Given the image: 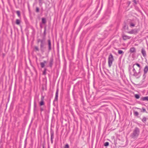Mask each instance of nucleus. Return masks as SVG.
I'll return each instance as SVG.
<instances>
[{
  "label": "nucleus",
  "instance_id": "obj_1",
  "mask_svg": "<svg viewBox=\"0 0 148 148\" xmlns=\"http://www.w3.org/2000/svg\"><path fill=\"white\" fill-rule=\"evenodd\" d=\"M38 43L40 42V50L42 53H43L45 51V50L46 48L45 45V39H40L38 38L37 40Z\"/></svg>",
  "mask_w": 148,
  "mask_h": 148
},
{
  "label": "nucleus",
  "instance_id": "obj_2",
  "mask_svg": "<svg viewBox=\"0 0 148 148\" xmlns=\"http://www.w3.org/2000/svg\"><path fill=\"white\" fill-rule=\"evenodd\" d=\"M140 132V129L137 127H136L133 131V132L130 134L131 138L136 139L138 136Z\"/></svg>",
  "mask_w": 148,
  "mask_h": 148
},
{
  "label": "nucleus",
  "instance_id": "obj_3",
  "mask_svg": "<svg viewBox=\"0 0 148 148\" xmlns=\"http://www.w3.org/2000/svg\"><path fill=\"white\" fill-rule=\"evenodd\" d=\"M133 68V71L134 72L133 76L137 78H139L141 76L140 71L141 70H139L138 72L137 73L134 67V66H132Z\"/></svg>",
  "mask_w": 148,
  "mask_h": 148
},
{
  "label": "nucleus",
  "instance_id": "obj_4",
  "mask_svg": "<svg viewBox=\"0 0 148 148\" xmlns=\"http://www.w3.org/2000/svg\"><path fill=\"white\" fill-rule=\"evenodd\" d=\"M114 60L113 56L110 53L109 56L108 58V64L109 66L110 67L112 64L113 61Z\"/></svg>",
  "mask_w": 148,
  "mask_h": 148
},
{
  "label": "nucleus",
  "instance_id": "obj_5",
  "mask_svg": "<svg viewBox=\"0 0 148 148\" xmlns=\"http://www.w3.org/2000/svg\"><path fill=\"white\" fill-rule=\"evenodd\" d=\"M48 52L49 53L51 50V42L50 39H49L48 40Z\"/></svg>",
  "mask_w": 148,
  "mask_h": 148
},
{
  "label": "nucleus",
  "instance_id": "obj_6",
  "mask_svg": "<svg viewBox=\"0 0 148 148\" xmlns=\"http://www.w3.org/2000/svg\"><path fill=\"white\" fill-rule=\"evenodd\" d=\"M53 64V57H51L50 59L49 62V66L51 68Z\"/></svg>",
  "mask_w": 148,
  "mask_h": 148
},
{
  "label": "nucleus",
  "instance_id": "obj_7",
  "mask_svg": "<svg viewBox=\"0 0 148 148\" xmlns=\"http://www.w3.org/2000/svg\"><path fill=\"white\" fill-rule=\"evenodd\" d=\"M138 32L137 29H132L131 31L127 32V33L129 34H135L137 33Z\"/></svg>",
  "mask_w": 148,
  "mask_h": 148
},
{
  "label": "nucleus",
  "instance_id": "obj_8",
  "mask_svg": "<svg viewBox=\"0 0 148 148\" xmlns=\"http://www.w3.org/2000/svg\"><path fill=\"white\" fill-rule=\"evenodd\" d=\"M50 134L51 142V143H52L53 141V139L54 138V132L51 129L50 130Z\"/></svg>",
  "mask_w": 148,
  "mask_h": 148
},
{
  "label": "nucleus",
  "instance_id": "obj_9",
  "mask_svg": "<svg viewBox=\"0 0 148 148\" xmlns=\"http://www.w3.org/2000/svg\"><path fill=\"white\" fill-rule=\"evenodd\" d=\"M58 88L57 89L56 91V95L53 101H57L58 100Z\"/></svg>",
  "mask_w": 148,
  "mask_h": 148
},
{
  "label": "nucleus",
  "instance_id": "obj_10",
  "mask_svg": "<svg viewBox=\"0 0 148 148\" xmlns=\"http://www.w3.org/2000/svg\"><path fill=\"white\" fill-rule=\"evenodd\" d=\"M143 71L144 72L143 76H144L147 73L148 71V66H146L144 69Z\"/></svg>",
  "mask_w": 148,
  "mask_h": 148
},
{
  "label": "nucleus",
  "instance_id": "obj_11",
  "mask_svg": "<svg viewBox=\"0 0 148 148\" xmlns=\"http://www.w3.org/2000/svg\"><path fill=\"white\" fill-rule=\"evenodd\" d=\"M123 39L125 40L127 39H130L131 38V37L126 35H123L122 36Z\"/></svg>",
  "mask_w": 148,
  "mask_h": 148
},
{
  "label": "nucleus",
  "instance_id": "obj_12",
  "mask_svg": "<svg viewBox=\"0 0 148 148\" xmlns=\"http://www.w3.org/2000/svg\"><path fill=\"white\" fill-rule=\"evenodd\" d=\"M141 53H142L143 56L144 57H146V51L145 49L143 48H142L141 49Z\"/></svg>",
  "mask_w": 148,
  "mask_h": 148
},
{
  "label": "nucleus",
  "instance_id": "obj_13",
  "mask_svg": "<svg viewBox=\"0 0 148 148\" xmlns=\"http://www.w3.org/2000/svg\"><path fill=\"white\" fill-rule=\"evenodd\" d=\"M130 52L131 53H133L136 52L135 48L134 47H131L129 50Z\"/></svg>",
  "mask_w": 148,
  "mask_h": 148
},
{
  "label": "nucleus",
  "instance_id": "obj_14",
  "mask_svg": "<svg viewBox=\"0 0 148 148\" xmlns=\"http://www.w3.org/2000/svg\"><path fill=\"white\" fill-rule=\"evenodd\" d=\"M43 99L44 97H42L41 98V101L39 103L40 105L41 106H43L44 104V102L43 101Z\"/></svg>",
  "mask_w": 148,
  "mask_h": 148
},
{
  "label": "nucleus",
  "instance_id": "obj_15",
  "mask_svg": "<svg viewBox=\"0 0 148 148\" xmlns=\"http://www.w3.org/2000/svg\"><path fill=\"white\" fill-rule=\"evenodd\" d=\"M140 100L143 101H148V96L142 97L140 98Z\"/></svg>",
  "mask_w": 148,
  "mask_h": 148
},
{
  "label": "nucleus",
  "instance_id": "obj_16",
  "mask_svg": "<svg viewBox=\"0 0 148 148\" xmlns=\"http://www.w3.org/2000/svg\"><path fill=\"white\" fill-rule=\"evenodd\" d=\"M136 65L137 66H138L139 68V69L141 70V66L138 63H136L135 64H134L132 66H134H134L135 65Z\"/></svg>",
  "mask_w": 148,
  "mask_h": 148
},
{
  "label": "nucleus",
  "instance_id": "obj_17",
  "mask_svg": "<svg viewBox=\"0 0 148 148\" xmlns=\"http://www.w3.org/2000/svg\"><path fill=\"white\" fill-rule=\"evenodd\" d=\"M36 101H34V111L35 112L36 110Z\"/></svg>",
  "mask_w": 148,
  "mask_h": 148
},
{
  "label": "nucleus",
  "instance_id": "obj_18",
  "mask_svg": "<svg viewBox=\"0 0 148 148\" xmlns=\"http://www.w3.org/2000/svg\"><path fill=\"white\" fill-rule=\"evenodd\" d=\"M42 23L44 24H45L46 23V19L44 18H42Z\"/></svg>",
  "mask_w": 148,
  "mask_h": 148
},
{
  "label": "nucleus",
  "instance_id": "obj_19",
  "mask_svg": "<svg viewBox=\"0 0 148 148\" xmlns=\"http://www.w3.org/2000/svg\"><path fill=\"white\" fill-rule=\"evenodd\" d=\"M137 109L140 110L141 112H146V110L144 108H143L142 109L138 108H137Z\"/></svg>",
  "mask_w": 148,
  "mask_h": 148
},
{
  "label": "nucleus",
  "instance_id": "obj_20",
  "mask_svg": "<svg viewBox=\"0 0 148 148\" xmlns=\"http://www.w3.org/2000/svg\"><path fill=\"white\" fill-rule=\"evenodd\" d=\"M135 22H130V26L131 27H134L135 25Z\"/></svg>",
  "mask_w": 148,
  "mask_h": 148
},
{
  "label": "nucleus",
  "instance_id": "obj_21",
  "mask_svg": "<svg viewBox=\"0 0 148 148\" xmlns=\"http://www.w3.org/2000/svg\"><path fill=\"white\" fill-rule=\"evenodd\" d=\"M46 33V31H44L43 34V37L42 39H45Z\"/></svg>",
  "mask_w": 148,
  "mask_h": 148
},
{
  "label": "nucleus",
  "instance_id": "obj_22",
  "mask_svg": "<svg viewBox=\"0 0 148 148\" xmlns=\"http://www.w3.org/2000/svg\"><path fill=\"white\" fill-rule=\"evenodd\" d=\"M142 121L144 123H145L147 121V118L145 117H143L142 119Z\"/></svg>",
  "mask_w": 148,
  "mask_h": 148
},
{
  "label": "nucleus",
  "instance_id": "obj_23",
  "mask_svg": "<svg viewBox=\"0 0 148 148\" xmlns=\"http://www.w3.org/2000/svg\"><path fill=\"white\" fill-rule=\"evenodd\" d=\"M16 24L18 25H20V24L21 21L18 19H16Z\"/></svg>",
  "mask_w": 148,
  "mask_h": 148
},
{
  "label": "nucleus",
  "instance_id": "obj_24",
  "mask_svg": "<svg viewBox=\"0 0 148 148\" xmlns=\"http://www.w3.org/2000/svg\"><path fill=\"white\" fill-rule=\"evenodd\" d=\"M16 13L17 14L18 16L20 17H21V14L20 12L19 11H16Z\"/></svg>",
  "mask_w": 148,
  "mask_h": 148
},
{
  "label": "nucleus",
  "instance_id": "obj_25",
  "mask_svg": "<svg viewBox=\"0 0 148 148\" xmlns=\"http://www.w3.org/2000/svg\"><path fill=\"white\" fill-rule=\"evenodd\" d=\"M118 53L119 54H122V55L124 53V52L121 50H119L118 51Z\"/></svg>",
  "mask_w": 148,
  "mask_h": 148
},
{
  "label": "nucleus",
  "instance_id": "obj_26",
  "mask_svg": "<svg viewBox=\"0 0 148 148\" xmlns=\"http://www.w3.org/2000/svg\"><path fill=\"white\" fill-rule=\"evenodd\" d=\"M134 115L136 116H138L139 114L138 112L137 111H134Z\"/></svg>",
  "mask_w": 148,
  "mask_h": 148
},
{
  "label": "nucleus",
  "instance_id": "obj_27",
  "mask_svg": "<svg viewBox=\"0 0 148 148\" xmlns=\"http://www.w3.org/2000/svg\"><path fill=\"white\" fill-rule=\"evenodd\" d=\"M40 64L42 68H43L45 66V64L43 63L42 62H40Z\"/></svg>",
  "mask_w": 148,
  "mask_h": 148
},
{
  "label": "nucleus",
  "instance_id": "obj_28",
  "mask_svg": "<svg viewBox=\"0 0 148 148\" xmlns=\"http://www.w3.org/2000/svg\"><path fill=\"white\" fill-rule=\"evenodd\" d=\"M109 145V143L108 142H106V143H105L104 144V146H106V147H107Z\"/></svg>",
  "mask_w": 148,
  "mask_h": 148
},
{
  "label": "nucleus",
  "instance_id": "obj_29",
  "mask_svg": "<svg viewBox=\"0 0 148 148\" xmlns=\"http://www.w3.org/2000/svg\"><path fill=\"white\" fill-rule=\"evenodd\" d=\"M135 97L136 99H138L140 98V96L138 94H135Z\"/></svg>",
  "mask_w": 148,
  "mask_h": 148
},
{
  "label": "nucleus",
  "instance_id": "obj_30",
  "mask_svg": "<svg viewBox=\"0 0 148 148\" xmlns=\"http://www.w3.org/2000/svg\"><path fill=\"white\" fill-rule=\"evenodd\" d=\"M46 70H47V69H45L44 71H43V75H46Z\"/></svg>",
  "mask_w": 148,
  "mask_h": 148
},
{
  "label": "nucleus",
  "instance_id": "obj_31",
  "mask_svg": "<svg viewBox=\"0 0 148 148\" xmlns=\"http://www.w3.org/2000/svg\"><path fill=\"white\" fill-rule=\"evenodd\" d=\"M69 145L68 144H66L64 148H69Z\"/></svg>",
  "mask_w": 148,
  "mask_h": 148
},
{
  "label": "nucleus",
  "instance_id": "obj_32",
  "mask_svg": "<svg viewBox=\"0 0 148 148\" xmlns=\"http://www.w3.org/2000/svg\"><path fill=\"white\" fill-rule=\"evenodd\" d=\"M39 8L38 7H36V12H39Z\"/></svg>",
  "mask_w": 148,
  "mask_h": 148
},
{
  "label": "nucleus",
  "instance_id": "obj_33",
  "mask_svg": "<svg viewBox=\"0 0 148 148\" xmlns=\"http://www.w3.org/2000/svg\"><path fill=\"white\" fill-rule=\"evenodd\" d=\"M35 49L37 51H39V49L38 47L36 46L35 47Z\"/></svg>",
  "mask_w": 148,
  "mask_h": 148
},
{
  "label": "nucleus",
  "instance_id": "obj_34",
  "mask_svg": "<svg viewBox=\"0 0 148 148\" xmlns=\"http://www.w3.org/2000/svg\"><path fill=\"white\" fill-rule=\"evenodd\" d=\"M40 111L41 112H42L44 110V109L43 108L41 107L40 108Z\"/></svg>",
  "mask_w": 148,
  "mask_h": 148
},
{
  "label": "nucleus",
  "instance_id": "obj_35",
  "mask_svg": "<svg viewBox=\"0 0 148 148\" xmlns=\"http://www.w3.org/2000/svg\"><path fill=\"white\" fill-rule=\"evenodd\" d=\"M136 123L139 126L142 125L141 124H140L137 122H136Z\"/></svg>",
  "mask_w": 148,
  "mask_h": 148
},
{
  "label": "nucleus",
  "instance_id": "obj_36",
  "mask_svg": "<svg viewBox=\"0 0 148 148\" xmlns=\"http://www.w3.org/2000/svg\"><path fill=\"white\" fill-rule=\"evenodd\" d=\"M38 1H39V3L40 4H42V0H38Z\"/></svg>",
  "mask_w": 148,
  "mask_h": 148
},
{
  "label": "nucleus",
  "instance_id": "obj_37",
  "mask_svg": "<svg viewBox=\"0 0 148 148\" xmlns=\"http://www.w3.org/2000/svg\"><path fill=\"white\" fill-rule=\"evenodd\" d=\"M133 2L135 3V4H137V2L136 0H133Z\"/></svg>",
  "mask_w": 148,
  "mask_h": 148
},
{
  "label": "nucleus",
  "instance_id": "obj_38",
  "mask_svg": "<svg viewBox=\"0 0 148 148\" xmlns=\"http://www.w3.org/2000/svg\"><path fill=\"white\" fill-rule=\"evenodd\" d=\"M126 27L127 28V29H128V26H126V25H125L124 27V29H125Z\"/></svg>",
  "mask_w": 148,
  "mask_h": 148
},
{
  "label": "nucleus",
  "instance_id": "obj_39",
  "mask_svg": "<svg viewBox=\"0 0 148 148\" xmlns=\"http://www.w3.org/2000/svg\"><path fill=\"white\" fill-rule=\"evenodd\" d=\"M42 62L45 64L47 62L46 61H44L43 62Z\"/></svg>",
  "mask_w": 148,
  "mask_h": 148
},
{
  "label": "nucleus",
  "instance_id": "obj_40",
  "mask_svg": "<svg viewBox=\"0 0 148 148\" xmlns=\"http://www.w3.org/2000/svg\"><path fill=\"white\" fill-rule=\"evenodd\" d=\"M46 27L45 26L44 27V31H46Z\"/></svg>",
  "mask_w": 148,
  "mask_h": 148
},
{
  "label": "nucleus",
  "instance_id": "obj_41",
  "mask_svg": "<svg viewBox=\"0 0 148 148\" xmlns=\"http://www.w3.org/2000/svg\"><path fill=\"white\" fill-rule=\"evenodd\" d=\"M40 28H42V25H41V24H40Z\"/></svg>",
  "mask_w": 148,
  "mask_h": 148
},
{
  "label": "nucleus",
  "instance_id": "obj_42",
  "mask_svg": "<svg viewBox=\"0 0 148 148\" xmlns=\"http://www.w3.org/2000/svg\"><path fill=\"white\" fill-rule=\"evenodd\" d=\"M129 71H130V69H129Z\"/></svg>",
  "mask_w": 148,
  "mask_h": 148
},
{
  "label": "nucleus",
  "instance_id": "obj_43",
  "mask_svg": "<svg viewBox=\"0 0 148 148\" xmlns=\"http://www.w3.org/2000/svg\"><path fill=\"white\" fill-rule=\"evenodd\" d=\"M26 140H27V139L26 138L25 140V141H26Z\"/></svg>",
  "mask_w": 148,
  "mask_h": 148
}]
</instances>
